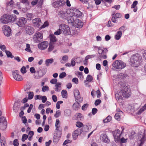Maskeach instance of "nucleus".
Wrapping results in <instances>:
<instances>
[{"mask_svg": "<svg viewBox=\"0 0 146 146\" xmlns=\"http://www.w3.org/2000/svg\"><path fill=\"white\" fill-rule=\"evenodd\" d=\"M142 62V58L141 55L136 54L133 55L130 59V64L134 67H138L141 65Z\"/></svg>", "mask_w": 146, "mask_h": 146, "instance_id": "obj_1", "label": "nucleus"}, {"mask_svg": "<svg viewBox=\"0 0 146 146\" xmlns=\"http://www.w3.org/2000/svg\"><path fill=\"white\" fill-rule=\"evenodd\" d=\"M16 19L17 17L15 15L4 14L1 17L0 21L1 23L7 24L9 22H13Z\"/></svg>", "mask_w": 146, "mask_h": 146, "instance_id": "obj_2", "label": "nucleus"}, {"mask_svg": "<svg viewBox=\"0 0 146 146\" xmlns=\"http://www.w3.org/2000/svg\"><path fill=\"white\" fill-rule=\"evenodd\" d=\"M112 66L116 69H121L125 67L126 64L120 60H117L113 62Z\"/></svg>", "mask_w": 146, "mask_h": 146, "instance_id": "obj_3", "label": "nucleus"}, {"mask_svg": "<svg viewBox=\"0 0 146 146\" xmlns=\"http://www.w3.org/2000/svg\"><path fill=\"white\" fill-rule=\"evenodd\" d=\"M69 11V15L74 16L76 18V17H80L82 15V13L78 10L76 9H74L73 10H68Z\"/></svg>", "mask_w": 146, "mask_h": 146, "instance_id": "obj_4", "label": "nucleus"}, {"mask_svg": "<svg viewBox=\"0 0 146 146\" xmlns=\"http://www.w3.org/2000/svg\"><path fill=\"white\" fill-rule=\"evenodd\" d=\"M34 41L38 43L43 40V35L40 32H38L35 34L33 37Z\"/></svg>", "mask_w": 146, "mask_h": 146, "instance_id": "obj_5", "label": "nucleus"}, {"mask_svg": "<svg viewBox=\"0 0 146 146\" xmlns=\"http://www.w3.org/2000/svg\"><path fill=\"white\" fill-rule=\"evenodd\" d=\"M123 129L122 130V131L121 133H120V131L118 129H116L115 131L112 132L115 141L116 142H117L120 141V136L122 134Z\"/></svg>", "mask_w": 146, "mask_h": 146, "instance_id": "obj_6", "label": "nucleus"}, {"mask_svg": "<svg viewBox=\"0 0 146 146\" xmlns=\"http://www.w3.org/2000/svg\"><path fill=\"white\" fill-rule=\"evenodd\" d=\"M98 52L100 55L101 57L104 59H106L107 57L106 54L108 52V50L106 48H102L100 47H98Z\"/></svg>", "mask_w": 146, "mask_h": 146, "instance_id": "obj_7", "label": "nucleus"}, {"mask_svg": "<svg viewBox=\"0 0 146 146\" xmlns=\"http://www.w3.org/2000/svg\"><path fill=\"white\" fill-rule=\"evenodd\" d=\"M60 27H61L62 29H63L61 30L62 33H63L64 35L70 34V28L67 25L62 24L60 25Z\"/></svg>", "mask_w": 146, "mask_h": 146, "instance_id": "obj_8", "label": "nucleus"}, {"mask_svg": "<svg viewBox=\"0 0 146 146\" xmlns=\"http://www.w3.org/2000/svg\"><path fill=\"white\" fill-rule=\"evenodd\" d=\"M3 33L6 36H9L11 35V30L10 27L7 25H4L3 27Z\"/></svg>", "mask_w": 146, "mask_h": 146, "instance_id": "obj_9", "label": "nucleus"}, {"mask_svg": "<svg viewBox=\"0 0 146 146\" xmlns=\"http://www.w3.org/2000/svg\"><path fill=\"white\" fill-rule=\"evenodd\" d=\"M67 10L66 12L62 11H59L58 12V16L62 19H66L69 15V11Z\"/></svg>", "mask_w": 146, "mask_h": 146, "instance_id": "obj_10", "label": "nucleus"}, {"mask_svg": "<svg viewBox=\"0 0 146 146\" xmlns=\"http://www.w3.org/2000/svg\"><path fill=\"white\" fill-rule=\"evenodd\" d=\"M66 2L64 0H57L52 4V6L55 8L63 6L66 4Z\"/></svg>", "mask_w": 146, "mask_h": 146, "instance_id": "obj_11", "label": "nucleus"}, {"mask_svg": "<svg viewBox=\"0 0 146 146\" xmlns=\"http://www.w3.org/2000/svg\"><path fill=\"white\" fill-rule=\"evenodd\" d=\"M19 71L18 70H16L12 72V74L14 79L17 81H21L23 80L22 76L19 74Z\"/></svg>", "mask_w": 146, "mask_h": 146, "instance_id": "obj_12", "label": "nucleus"}, {"mask_svg": "<svg viewBox=\"0 0 146 146\" xmlns=\"http://www.w3.org/2000/svg\"><path fill=\"white\" fill-rule=\"evenodd\" d=\"M27 22V20L26 18L21 17L19 19L16 24L19 27H21L24 25Z\"/></svg>", "mask_w": 146, "mask_h": 146, "instance_id": "obj_13", "label": "nucleus"}, {"mask_svg": "<svg viewBox=\"0 0 146 146\" xmlns=\"http://www.w3.org/2000/svg\"><path fill=\"white\" fill-rule=\"evenodd\" d=\"M48 42L47 41H43L40 43L38 45V48L41 50L45 49L48 46Z\"/></svg>", "mask_w": 146, "mask_h": 146, "instance_id": "obj_14", "label": "nucleus"}, {"mask_svg": "<svg viewBox=\"0 0 146 146\" xmlns=\"http://www.w3.org/2000/svg\"><path fill=\"white\" fill-rule=\"evenodd\" d=\"M146 141V134L145 133L142 135L141 139L138 141L137 146H142L143 144Z\"/></svg>", "mask_w": 146, "mask_h": 146, "instance_id": "obj_15", "label": "nucleus"}, {"mask_svg": "<svg viewBox=\"0 0 146 146\" xmlns=\"http://www.w3.org/2000/svg\"><path fill=\"white\" fill-rule=\"evenodd\" d=\"M33 22L34 25L37 27H38L41 24V20L39 18H36L33 19Z\"/></svg>", "mask_w": 146, "mask_h": 146, "instance_id": "obj_16", "label": "nucleus"}, {"mask_svg": "<svg viewBox=\"0 0 146 146\" xmlns=\"http://www.w3.org/2000/svg\"><path fill=\"white\" fill-rule=\"evenodd\" d=\"M75 25L76 28H81L83 26V23L82 21L78 19H75Z\"/></svg>", "mask_w": 146, "mask_h": 146, "instance_id": "obj_17", "label": "nucleus"}, {"mask_svg": "<svg viewBox=\"0 0 146 146\" xmlns=\"http://www.w3.org/2000/svg\"><path fill=\"white\" fill-rule=\"evenodd\" d=\"M34 30L32 27L30 26H27L25 28V31L26 33L29 35H31L33 34Z\"/></svg>", "mask_w": 146, "mask_h": 146, "instance_id": "obj_18", "label": "nucleus"}, {"mask_svg": "<svg viewBox=\"0 0 146 146\" xmlns=\"http://www.w3.org/2000/svg\"><path fill=\"white\" fill-rule=\"evenodd\" d=\"M121 17V15L119 13H116L115 14V16L112 17L111 18V21L114 23H117V21L116 19L118 18H120Z\"/></svg>", "mask_w": 146, "mask_h": 146, "instance_id": "obj_19", "label": "nucleus"}, {"mask_svg": "<svg viewBox=\"0 0 146 146\" xmlns=\"http://www.w3.org/2000/svg\"><path fill=\"white\" fill-rule=\"evenodd\" d=\"M127 91L128 93L129 94V89L126 86L123 85L122 86L120 92H119V94H122L125 91Z\"/></svg>", "mask_w": 146, "mask_h": 146, "instance_id": "obj_20", "label": "nucleus"}, {"mask_svg": "<svg viewBox=\"0 0 146 146\" xmlns=\"http://www.w3.org/2000/svg\"><path fill=\"white\" fill-rule=\"evenodd\" d=\"M50 41V43L51 44H54L55 42L56 41V37L53 34H50L49 35Z\"/></svg>", "mask_w": 146, "mask_h": 146, "instance_id": "obj_21", "label": "nucleus"}, {"mask_svg": "<svg viewBox=\"0 0 146 146\" xmlns=\"http://www.w3.org/2000/svg\"><path fill=\"white\" fill-rule=\"evenodd\" d=\"M74 16H69L68 18H66L68 22L71 25H73L75 23V19H76Z\"/></svg>", "mask_w": 146, "mask_h": 146, "instance_id": "obj_22", "label": "nucleus"}, {"mask_svg": "<svg viewBox=\"0 0 146 146\" xmlns=\"http://www.w3.org/2000/svg\"><path fill=\"white\" fill-rule=\"evenodd\" d=\"M79 103V102H76L73 104L72 107L74 110H77L80 108L81 106Z\"/></svg>", "mask_w": 146, "mask_h": 146, "instance_id": "obj_23", "label": "nucleus"}, {"mask_svg": "<svg viewBox=\"0 0 146 146\" xmlns=\"http://www.w3.org/2000/svg\"><path fill=\"white\" fill-rule=\"evenodd\" d=\"M56 134H58V137H60L62 134V128L60 126H56Z\"/></svg>", "mask_w": 146, "mask_h": 146, "instance_id": "obj_24", "label": "nucleus"}, {"mask_svg": "<svg viewBox=\"0 0 146 146\" xmlns=\"http://www.w3.org/2000/svg\"><path fill=\"white\" fill-rule=\"evenodd\" d=\"M61 82H58L55 85V90L57 92H60L61 90Z\"/></svg>", "mask_w": 146, "mask_h": 146, "instance_id": "obj_25", "label": "nucleus"}, {"mask_svg": "<svg viewBox=\"0 0 146 146\" xmlns=\"http://www.w3.org/2000/svg\"><path fill=\"white\" fill-rule=\"evenodd\" d=\"M68 56L64 55L60 59V62L62 64H65L68 61Z\"/></svg>", "mask_w": 146, "mask_h": 146, "instance_id": "obj_26", "label": "nucleus"}, {"mask_svg": "<svg viewBox=\"0 0 146 146\" xmlns=\"http://www.w3.org/2000/svg\"><path fill=\"white\" fill-rule=\"evenodd\" d=\"M122 35V32L121 31H119L117 32L115 36V38L117 40H119Z\"/></svg>", "mask_w": 146, "mask_h": 146, "instance_id": "obj_27", "label": "nucleus"}, {"mask_svg": "<svg viewBox=\"0 0 146 146\" xmlns=\"http://www.w3.org/2000/svg\"><path fill=\"white\" fill-rule=\"evenodd\" d=\"M102 140L103 142L106 143H108L110 141V140L108 139V137L106 134L103 135Z\"/></svg>", "mask_w": 146, "mask_h": 146, "instance_id": "obj_28", "label": "nucleus"}, {"mask_svg": "<svg viewBox=\"0 0 146 146\" xmlns=\"http://www.w3.org/2000/svg\"><path fill=\"white\" fill-rule=\"evenodd\" d=\"M7 122L0 123V129L2 130H5L7 127Z\"/></svg>", "mask_w": 146, "mask_h": 146, "instance_id": "obj_29", "label": "nucleus"}, {"mask_svg": "<svg viewBox=\"0 0 146 146\" xmlns=\"http://www.w3.org/2000/svg\"><path fill=\"white\" fill-rule=\"evenodd\" d=\"M75 98L76 101L79 103H82L83 101V98L82 97H81L80 95L77 96Z\"/></svg>", "mask_w": 146, "mask_h": 146, "instance_id": "obj_30", "label": "nucleus"}, {"mask_svg": "<svg viewBox=\"0 0 146 146\" xmlns=\"http://www.w3.org/2000/svg\"><path fill=\"white\" fill-rule=\"evenodd\" d=\"M54 62V60L52 58L47 59L45 61V64L46 66H49V64H52Z\"/></svg>", "mask_w": 146, "mask_h": 146, "instance_id": "obj_31", "label": "nucleus"}, {"mask_svg": "<svg viewBox=\"0 0 146 146\" xmlns=\"http://www.w3.org/2000/svg\"><path fill=\"white\" fill-rule=\"evenodd\" d=\"M129 94L128 93V92L127 91H125L124 92V93H123L122 94V96H123V97L125 98H128L131 95V92L130 90H129Z\"/></svg>", "mask_w": 146, "mask_h": 146, "instance_id": "obj_32", "label": "nucleus"}, {"mask_svg": "<svg viewBox=\"0 0 146 146\" xmlns=\"http://www.w3.org/2000/svg\"><path fill=\"white\" fill-rule=\"evenodd\" d=\"M76 116L77 119L78 120H81L83 117L81 113H76Z\"/></svg>", "mask_w": 146, "mask_h": 146, "instance_id": "obj_33", "label": "nucleus"}, {"mask_svg": "<svg viewBox=\"0 0 146 146\" xmlns=\"http://www.w3.org/2000/svg\"><path fill=\"white\" fill-rule=\"evenodd\" d=\"M93 79L92 77L90 75H88L87 77L86 78V80L84 82L86 83L87 81L91 82ZM87 83H85V85H87Z\"/></svg>", "mask_w": 146, "mask_h": 146, "instance_id": "obj_34", "label": "nucleus"}, {"mask_svg": "<svg viewBox=\"0 0 146 146\" xmlns=\"http://www.w3.org/2000/svg\"><path fill=\"white\" fill-rule=\"evenodd\" d=\"M61 95L63 98H66L67 96V92L64 90H62L61 92Z\"/></svg>", "mask_w": 146, "mask_h": 146, "instance_id": "obj_35", "label": "nucleus"}, {"mask_svg": "<svg viewBox=\"0 0 146 146\" xmlns=\"http://www.w3.org/2000/svg\"><path fill=\"white\" fill-rule=\"evenodd\" d=\"M60 137H58V134H56V135L54 137L53 139V142L54 144H56L59 141V138Z\"/></svg>", "mask_w": 146, "mask_h": 146, "instance_id": "obj_36", "label": "nucleus"}, {"mask_svg": "<svg viewBox=\"0 0 146 146\" xmlns=\"http://www.w3.org/2000/svg\"><path fill=\"white\" fill-rule=\"evenodd\" d=\"M111 119V117L110 115H109L105 119L103 120V121L105 123H107L110 122Z\"/></svg>", "mask_w": 146, "mask_h": 146, "instance_id": "obj_37", "label": "nucleus"}, {"mask_svg": "<svg viewBox=\"0 0 146 146\" xmlns=\"http://www.w3.org/2000/svg\"><path fill=\"white\" fill-rule=\"evenodd\" d=\"M26 47L25 48V50L27 52L32 53L33 52L31 49L30 44H26Z\"/></svg>", "mask_w": 146, "mask_h": 146, "instance_id": "obj_38", "label": "nucleus"}, {"mask_svg": "<svg viewBox=\"0 0 146 146\" xmlns=\"http://www.w3.org/2000/svg\"><path fill=\"white\" fill-rule=\"evenodd\" d=\"M62 29V28L61 27H60L59 26V29L54 33V34L55 35H58L62 33L61 30Z\"/></svg>", "mask_w": 146, "mask_h": 146, "instance_id": "obj_39", "label": "nucleus"}, {"mask_svg": "<svg viewBox=\"0 0 146 146\" xmlns=\"http://www.w3.org/2000/svg\"><path fill=\"white\" fill-rule=\"evenodd\" d=\"M5 52L7 57L11 58H13L14 57V56L12 55V53L9 51L8 50H5Z\"/></svg>", "mask_w": 146, "mask_h": 146, "instance_id": "obj_40", "label": "nucleus"}, {"mask_svg": "<svg viewBox=\"0 0 146 146\" xmlns=\"http://www.w3.org/2000/svg\"><path fill=\"white\" fill-rule=\"evenodd\" d=\"M71 113V111L69 109H67L65 110L64 114L65 116H69Z\"/></svg>", "mask_w": 146, "mask_h": 146, "instance_id": "obj_41", "label": "nucleus"}, {"mask_svg": "<svg viewBox=\"0 0 146 146\" xmlns=\"http://www.w3.org/2000/svg\"><path fill=\"white\" fill-rule=\"evenodd\" d=\"M36 73L37 74V78H40L44 75L40 70L37 71L36 72Z\"/></svg>", "mask_w": 146, "mask_h": 146, "instance_id": "obj_42", "label": "nucleus"}, {"mask_svg": "<svg viewBox=\"0 0 146 146\" xmlns=\"http://www.w3.org/2000/svg\"><path fill=\"white\" fill-rule=\"evenodd\" d=\"M74 94L75 97L79 95H80V93L79 92L78 90L77 89H76L74 90Z\"/></svg>", "mask_w": 146, "mask_h": 146, "instance_id": "obj_43", "label": "nucleus"}, {"mask_svg": "<svg viewBox=\"0 0 146 146\" xmlns=\"http://www.w3.org/2000/svg\"><path fill=\"white\" fill-rule=\"evenodd\" d=\"M120 113H116L115 115V119L117 121H119L120 119Z\"/></svg>", "mask_w": 146, "mask_h": 146, "instance_id": "obj_44", "label": "nucleus"}, {"mask_svg": "<svg viewBox=\"0 0 146 146\" xmlns=\"http://www.w3.org/2000/svg\"><path fill=\"white\" fill-rule=\"evenodd\" d=\"M18 110L19 108L17 107L16 105V103L15 102L14 103L13 106V110L15 112L17 113L18 112Z\"/></svg>", "mask_w": 146, "mask_h": 146, "instance_id": "obj_45", "label": "nucleus"}, {"mask_svg": "<svg viewBox=\"0 0 146 146\" xmlns=\"http://www.w3.org/2000/svg\"><path fill=\"white\" fill-rule=\"evenodd\" d=\"M7 122L5 117H0V123Z\"/></svg>", "mask_w": 146, "mask_h": 146, "instance_id": "obj_46", "label": "nucleus"}, {"mask_svg": "<svg viewBox=\"0 0 146 146\" xmlns=\"http://www.w3.org/2000/svg\"><path fill=\"white\" fill-rule=\"evenodd\" d=\"M54 44L49 43V47L48 48V52H50L54 48Z\"/></svg>", "mask_w": 146, "mask_h": 146, "instance_id": "obj_47", "label": "nucleus"}, {"mask_svg": "<svg viewBox=\"0 0 146 146\" xmlns=\"http://www.w3.org/2000/svg\"><path fill=\"white\" fill-rule=\"evenodd\" d=\"M89 104H84L82 107V110L84 111L86 110Z\"/></svg>", "mask_w": 146, "mask_h": 146, "instance_id": "obj_48", "label": "nucleus"}, {"mask_svg": "<svg viewBox=\"0 0 146 146\" xmlns=\"http://www.w3.org/2000/svg\"><path fill=\"white\" fill-rule=\"evenodd\" d=\"M63 102L62 101H58L56 104V108L59 109L60 108V104L63 103Z\"/></svg>", "mask_w": 146, "mask_h": 146, "instance_id": "obj_49", "label": "nucleus"}, {"mask_svg": "<svg viewBox=\"0 0 146 146\" xmlns=\"http://www.w3.org/2000/svg\"><path fill=\"white\" fill-rule=\"evenodd\" d=\"M73 133L75 134V135H76L78 136L81 133V130L80 129H78L75 130Z\"/></svg>", "mask_w": 146, "mask_h": 146, "instance_id": "obj_50", "label": "nucleus"}, {"mask_svg": "<svg viewBox=\"0 0 146 146\" xmlns=\"http://www.w3.org/2000/svg\"><path fill=\"white\" fill-rule=\"evenodd\" d=\"M61 111L60 110L56 111V113L54 114V116L56 118H57L60 115Z\"/></svg>", "mask_w": 146, "mask_h": 146, "instance_id": "obj_51", "label": "nucleus"}, {"mask_svg": "<svg viewBox=\"0 0 146 146\" xmlns=\"http://www.w3.org/2000/svg\"><path fill=\"white\" fill-rule=\"evenodd\" d=\"M146 109V104H145L141 108L139 111V114H140L144 110Z\"/></svg>", "mask_w": 146, "mask_h": 146, "instance_id": "obj_52", "label": "nucleus"}, {"mask_svg": "<svg viewBox=\"0 0 146 146\" xmlns=\"http://www.w3.org/2000/svg\"><path fill=\"white\" fill-rule=\"evenodd\" d=\"M34 96V94L33 92H30L28 94V99L31 100L32 99Z\"/></svg>", "mask_w": 146, "mask_h": 146, "instance_id": "obj_53", "label": "nucleus"}, {"mask_svg": "<svg viewBox=\"0 0 146 146\" xmlns=\"http://www.w3.org/2000/svg\"><path fill=\"white\" fill-rule=\"evenodd\" d=\"M48 21H46L44 22L43 25L41 26V27H40V29L44 28L48 26Z\"/></svg>", "mask_w": 146, "mask_h": 146, "instance_id": "obj_54", "label": "nucleus"}, {"mask_svg": "<svg viewBox=\"0 0 146 146\" xmlns=\"http://www.w3.org/2000/svg\"><path fill=\"white\" fill-rule=\"evenodd\" d=\"M28 137V136L26 134H23L22 136V141L23 142H24L26 140Z\"/></svg>", "mask_w": 146, "mask_h": 146, "instance_id": "obj_55", "label": "nucleus"}, {"mask_svg": "<svg viewBox=\"0 0 146 146\" xmlns=\"http://www.w3.org/2000/svg\"><path fill=\"white\" fill-rule=\"evenodd\" d=\"M21 72L23 74H25L27 72V70L26 67L24 66H23L20 70Z\"/></svg>", "mask_w": 146, "mask_h": 146, "instance_id": "obj_56", "label": "nucleus"}, {"mask_svg": "<svg viewBox=\"0 0 146 146\" xmlns=\"http://www.w3.org/2000/svg\"><path fill=\"white\" fill-rule=\"evenodd\" d=\"M49 90V87L47 86H44L42 88V91L44 92H45L46 91H48Z\"/></svg>", "mask_w": 146, "mask_h": 146, "instance_id": "obj_57", "label": "nucleus"}, {"mask_svg": "<svg viewBox=\"0 0 146 146\" xmlns=\"http://www.w3.org/2000/svg\"><path fill=\"white\" fill-rule=\"evenodd\" d=\"M121 95H122V94H119V93L118 94H116L115 96L116 100H119L120 99H121L122 97Z\"/></svg>", "mask_w": 146, "mask_h": 146, "instance_id": "obj_58", "label": "nucleus"}, {"mask_svg": "<svg viewBox=\"0 0 146 146\" xmlns=\"http://www.w3.org/2000/svg\"><path fill=\"white\" fill-rule=\"evenodd\" d=\"M76 125L78 127H81L83 126V124L82 122L78 121L76 122Z\"/></svg>", "mask_w": 146, "mask_h": 146, "instance_id": "obj_59", "label": "nucleus"}, {"mask_svg": "<svg viewBox=\"0 0 146 146\" xmlns=\"http://www.w3.org/2000/svg\"><path fill=\"white\" fill-rule=\"evenodd\" d=\"M66 75V73L64 72H63L60 74L59 77L60 78H62L65 77Z\"/></svg>", "mask_w": 146, "mask_h": 146, "instance_id": "obj_60", "label": "nucleus"}, {"mask_svg": "<svg viewBox=\"0 0 146 146\" xmlns=\"http://www.w3.org/2000/svg\"><path fill=\"white\" fill-rule=\"evenodd\" d=\"M13 145L14 146H18L19 143L17 139H15L13 141Z\"/></svg>", "mask_w": 146, "mask_h": 146, "instance_id": "obj_61", "label": "nucleus"}, {"mask_svg": "<svg viewBox=\"0 0 146 146\" xmlns=\"http://www.w3.org/2000/svg\"><path fill=\"white\" fill-rule=\"evenodd\" d=\"M26 16L29 20H31L33 17V14L32 13H27Z\"/></svg>", "mask_w": 146, "mask_h": 146, "instance_id": "obj_62", "label": "nucleus"}, {"mask_svg": "<svg viewBox=\"0 0 146 146\" xmlns=\"http://www.w3.org/2000/svg\"><path fill=\"white\" fill-rule=\"evenodd\" d=\"M57 80L56 79L53 78L50 81L51 83L53 84H56L57 83Z\"/></svg>", "mask_w": 146, "mask_h": 146, "instance_id": "obj_63", "label": "nucleus"}, {"mask_svg": "<svg viewBox=\"0 0 146 146\" xmlns=\"http://www.w3.org/2000/svg\"><path fill=\"white\" fill-rule=\"evenodd\" d=\"M101 103V100L99 99H98L95 101L94 104L95 106H97L100 104Z\"/></svg>", "mask_w": 146, "mask_h": 146, "instance_id": "obj_64", "label": "nucleus"}]
</instances>
